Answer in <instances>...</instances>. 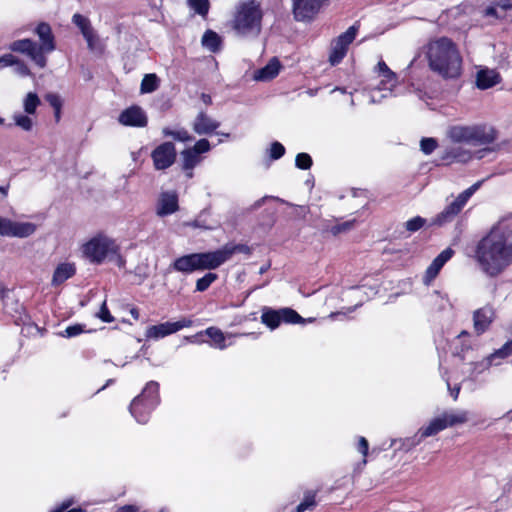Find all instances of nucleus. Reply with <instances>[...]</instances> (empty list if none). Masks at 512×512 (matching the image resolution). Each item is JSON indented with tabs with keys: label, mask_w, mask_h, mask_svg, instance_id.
Wrapping results in <instances>:
<instances>
[{
	"label": "nucleus",
	"mask_w": 512,
	"mask_h": 512,
	"mask_svg": "<svg viewBox=\"0 0 512 512\" xmlns=\"http://www.w3.org/2000/svg\"><path fill=\"white\" fill-rule=\"evenodd\" d=\"M475 258L489 276L498 275L512 263V214L501 218L478 242Z\"/></svg>",
	"instance_id": "f257e3e1"
},
{
	"label": "nucleus",
	"mask_w": 512,
	"mask_h": 512,
	"mask_svg": "<svg viewBox=\"0 0 512 512\" xmlns=\"http://www.w3.org/2000/svg\"><path fill=\"white\" fill-rule=\"evenodd\" d=\"M429 68L443 78H456L461 73L462 57L458 46L448 37L430 39L424 46Z\"/></svg>",
	"instance_id": "f03ea898"
},
{
	"label": "nucleus",
	"mask_w": 512,
	"mask_h": 512,
	"mask_svg": "<svg viewBox=\"0 0 512 512\" xmlns=\"http://www.w3.org/2000/svg\"><path fill=\"white\" fill-rule=\"evenodd\" d=\"M241 250L239 245H225L215 251L183 255L173 261L171 268L186 274L198 270H213L228 261L236 251Z\"/></svg>",
	"instance_id": "7ed1b4c3"
},
{
	"label": "nucleus",
	"mask_w": 512,
	"mask_h": 512,
	"mask_svg": "<svg viewBox=\"0 0 512 512\" xmlns=\"http://www.w3.org/2000/svg\"><path fill=\"white\" fill-rule=\"evenodd\" d=\"M447 136L452 142L477 146L492 143L496 132L488 125H453L448 128Z\"/></svg>",
	"instance_id": "20e7f679"
},
{
	"label": "nucleus",
	"mask_w": 512,
	"mask_h": 512,
	"mask_svg": "<svg viewBox=\"0 0 512 512\" xmlns=\"http://www.w3.org/2000/svg\"><path fill=\"white\" fill-rule=\"evenodd\" d=\"M262 11L255 0L239 3L234 18V29L242 36H256L261 30Z\"/></svg>",
	"instance_id": "39448f33"
},
{
	"label": "nucleus",
	"mask_w": 512,
	"mask_h": 512,
	"mask_svg": "<svg viewBox=\"0 0 512 512\" xmlns=\"http://www.w3.org/2000/svg\"><path fill=\"white\" fill-rule=\"evenodd\" d=\"M83 254L90 262L100 264L109 259L115 261L119 267L125 263L119 254V247L114 240L106 236H96L83 245Z\"/></svg>",
	"instance_id": "423d86ee"
},
{
	"label": "nucleus",
	"mask_w": 512,
	"mask_h": 512,
	"mask_svg": "<svg viewBox=\"0 0 512 512\" xmlns=\"http://www.w3.org/2000/svg\"><path fill=\"white\" fill-rule=\"evenodd\" d=\"M159 401V384L156 381H150L142 393L133 399L129 408L130 413L138 423L145 424Z\"/></svg>",
	"instance_id": "0eeeda50"
},
{
	"label": "nucleus",
	"mask_w": 512,
	"mask_h": 512,
	"mask_svg": "<svg viewBox=\"0 0 512 512\" xmlns=\"http://www.w3.org/2000/svg\"><path fill=\"white\" fill-rule=\"evenodd\" d=\"M482 181H478L462 193L450 203L442 212L432 219V225L441 226L453 220V218L462 210L470 197L480 188Z\"/></svg>",
	"instance_id": "6e6552de"
},
{
	"label": "nucleus",
	"mask_w": 512,
	"mask_h": 512,
	"mask_svg": "<svg viewBox=\"0 0 512 512\" xmlns=\"http://www.w3.org/2000/svg\"><path fill=\"white\" fill-rule=\"evenodd\" d=\"M358 29L359 26L354 24L332 41L329 55L331 65H337L343 60L347 54L349 45L357 35Z\"/></svg>",
	"instance_id": "1a4fd4ad"
},
{
	"label": "nucleus",
	"mask_w": 512,
	"mask_h": 512,
	"mask_svg": "<svg viewBox=\"0 0 512 512\" xmlns=\"http://www.w3.org/2000/svg\"><path fill=\"white\" fill-rule=\"evenodd\" d=\"M193 325V321L189 318H181L175 322H164L157 325L149 326L145 331V337L148 340H159L166 336L172 335L183 328Z\"/></svg>",
	"instance_id": "9d476101"
},
{
	"label": "nucleus",
	"mask_w": 512,
	"mask_h": 512,
	"mask_svg": "<svg viewBox=\"0 0 512 512\" xmlns=\"http://www.w3.org/2000/svg\"><path fill=\"white\" fill-rule=\"evenodd\" d=\"M261 321L270 329L277 328L281 322L285 323H300L303 322V318L291 308H283L280 310H265L261 315Z\"/></svg>",
	"instance_id": "9b49d317"
},
{
	"label": "nucleus",
	"mask_w": 512,
	"mask_h": 512,
	"mask_svg": "<svg viewBox=\"0 0 512 512\" xmlns=\"http://www.w3.org/2000/svg\"><path fill=\"white\" fill-rule=\"evenodd\" d=\"M327 0H292V11L296 21L310 22L326 5Z\"/></svg>",
	"instance_id": "f8f14e48"
},
{
	"label": "nucleus",
	"mask_w": 512,
	"mask_h": 512,
	"mask_svg": "<svg viewBox=\"0 0 512 512\" xmlns=\"http://www.w3.org/2000/svg\"><path fill=\"white\" fill-rule=\"evenodd\" d=\"M176 157V148L172 142L161 143L151 153L153 165L156 170L168 169L174 164Z\"/></svg>",
	"instance_id": "ddd939ff"
},
{
	"label": "nucleus",
	"mask_w": 512,
	"mask_h": 512,
	"mask_svg": "<svg viewBox=\"0 0 512 512\" xmlns=\"http://www.w3.org/2000/svg\"><path fill=\"white\" fill-rule=\"evenodd\" d=\"M36 231V226L30 222H15L0 216V235L7 237H29Z\"/></svg>",
	"instance_id": "4468645a"
},
{
	"label": "nucleus",
	"mask_w": 512,
	"mask_h": 512,
	"mask_svg": "<svg viewBox=\"0 0 512 512\" xmlns=\"http://www.w3.org/2000/svg\"><path fill=\"white\" fill-rule=\"evenodd\" d=\"M10 49L15 52L26 54L40 68H44L47 63L45 55H42L36 42L31 39L16 40L10 45Z\"/></svg>",
	"instance_id": "2eb2a0df"
},
{
	"label": "nucleus",
	"mask_w": 512,
	"mask_h": 512,
	"mask_svg": "<svg viewBox=\"0 0 512 512\" xmlns=\"http://www.w3.org/2000/svg\"><path fill=\"white\" fill-rule=\"evenodd\" d=\"M72 22L79 28L82 36L87 42L88 48L92 51L96 50L99 45V38L91 25V21L87 17L76 13L72 17Z\"/></svg>",
	"instance_id": "dca6fc26"
},
{
	"label": "nucleus",
	"mask_w": 512,
	"mask_h": 512,
	"mask_svg": "<svg viewBox=\"0 0 512 512\" xmlns=\"http://www.w3.org/2000/svg\"><path fill=\"white\" fill-rule=\"evenodd\" d=\"M118 121L124 126L145 127L148 123V118L141 107L134 105L122 111Z\"/></svg>",
	"instance_id": "f3484780"
},
{
	"label": "nucleus",
	"mask_w": 512,
	"mask_h": 512,
	"mask_svg": "<svg viewBox=\"0 0 512 512\" xmlns=\"http://www.w3.org/2000/svg\"><path fill=\"white\" fill-rule=\"evenodd\" d=\"M35 33L37 34L41 42V44L38 45V48L41 51L42 55H45L46 53H51L55 50L54 35L52 33L51 26L48 23H39L35 29Z\"/></svg>",
	"instance_id": "a211bd4d"
},
{
	"label": "nucleus",
	"mask_w": 512,
	"mask_h": 512,
	"mask_svg": "<svg viewBox=\"0 0 512 512\" xmlns=\"http://www.w3.org/2000/svg\"><path fill=\"white\" fill-rule=\"evenodd\" d=\"M219 126L220 123L208 116L204 111H200L197 114L192 124L193 131L198 135L212 134Z\"/></svg>",
	"instance_id": "6ab92c4d"
},
{
	"label": "nucleus",
	"mask_w": 512,
	"mask_h": 512,
	"mask_svg": "<svg viewBox=\"0 0 512 512\" xmlns=\"http://www.w3.org/2000/svg\"><path fill=\"white\" fill-rule=\"evenodd\" d=\"M454 251L451 248H447L443 250L428 266L424 276V283L429 284L432 280H434L439 274L441 268L445 265V263L451 259Z\"/></svg>",
	"instance_id": "aec40b11"
},
{
	"label": "nucleus",
	"mask_w": 512,
	"mask_h": 512,
	"mask_svg": "<svg viewBox=\"0 0 512 512\" xmlns=\"http://www.w3.org/2000/svg\"><path fill=\"white\" fill-rule=\"evenodd\" d=\"M178 210V197L175 192H164L160 195L157 214L167 216Z\"/></svg>",
	"instance_id": "412c9836"
},
{
	"label": "nucleus",
	"mask_w": 512,
	"mask_h": 512,
	"mask_svg": "<svg viewBox=\"0 0 512 512\" xmlns=\"http://www.w3.org/2000/svg\"><path fill=\"white\" fill-rule=\"evenodd\" d=\"M281 64L279 60L274 57L272 58L268 64L258 70H256L253 74V80L258 82H267L274 79L280 72Z\"/></svg>",
	"instance_id": "4be33fe9"
},
{
	"label": "nucleus",
	"mask_w": 512,
	"mask_h": 512,
	"mask_svg": "<svg viewBox=\"0 0 512 512\" xmlns=\"http://www.w3.org/2000/svg\"><path fill=\"white\" fill-rule=\"evenodd\" d=\"M501 81L500 74L494 69H481L477 73L476 83L477 87L485 90L489 89Z\"/></svg>",
	"instance_id": "5701e85b"
},
{
	"label": "nucleus",
	"mask_w": 512,
	"mask_h": 512,
	"mask_svg": "<svg viewBox=\"0 0 512 512\" xmlns=\"http://www.w3.org/2000/svg\"><path fill=\"white\" fill-rule=\"evenodd\" d=\"M76 273V267L74 263L64 262L60 263L54 270L51 284L52 286H59L66 280L73 277Z\"/></svg>",
	"instance_id": "b1692460"
},
{
	"label": "nucleus",
	"mask_w": 512,
	"mask_h": 512,
	"mask_svg": "<svg viewBox=\"0 0 512 512\" xmlns=\"http://www.w3.org/2000/svg\"><path fill=\"white\" fill-rule=\"evenodd\" d=\"M494 313L491 307H483L474 312V328L478 334L483 333L492 322Z\"/></svg>",
	"instance_id": "393cba45"
},
{
	"label": "nucleus",
	"mask_w": 512,
	"mask_h": 512,
	"mask_svg": "<svg viewBox=\"0 0 512 512\" xmlns=\"http://www.w3.org/2000/svg\"><path fill=\"white\" fill-rule=\"evenodd\" d=\"M496 359L502 360L501 354H498V350H496L494 353L490 354L488 357L482 359L481 361L473 362L471 363V372L470 375L472 377H476L479 374L483 373L491 365H498L500 362H496Z\"/></svg>",
	"instance_id": "a878e982"
},
{
	"label": "nucleus",
	"mask_w": 512,
	"mask_h": 512,
	"mask_svg": "<svg viewBox=\"0 0 512 512\" xmlns=\"http://www.w3.org/2000/svg\"><path fill=\"white\" fill-rule=\"evenodd\" d=\"M202 334H203V332H200L199 334H197L195 336L186 337L185 339L194 343V342H197V340H196L197 337ZM204 334H206L213 341L214 346L216 348H219V349L226 348L225 336L220 329H218L216 327H209L204 331Z\"/></svg>",
	"instance_id": "bb28decb"
},
{
	"label": "nucleus",
	"mask_w": 512,
	"mask_h": 512,
	"mask_svg": "<svg viewBox=\"0 0 512 512\" xmlns=\"http://www.w3.org/2000/svg\"><path fill=\"white\" fill-rule=\"evenodd\" d=\"M472 158L470 151L461 147H452L446 150L444 160L450 162L467 163Z\"/></svg>",
	"instance_id": "cd10ccee"
},
{
	"label": "nucleus",
	"mask_w": 512,
	"mask_h": 512,
	"mask_svg": "<svg viewBox=\"0 0 512 512\" xmlns=\"http://www.w3.org/2000/svg\"><path fill=\"white\" fill-rule=\"evenodd\" d=\"M443 421L447 427H452L457 424H463L468 421V412L464 410H451L444 412L442 415Z\"/></svg>",
	"instance_id": "c85d7f7f"
},
{
	"label": "nucleus",
	"mask_w": 512,
	"mask_h": 512,
	"mask_svg": "<svg viewBox=\"0 0 512 512\" xmlns=\"http://www.w3.org/2000/svg\"><path fill=\"white\" fill-rule=\"evenodd\" d=\"M181 156H182V161H183L182 168L185 171H189L187 173V176L191 178L193 176L192 169L198 163H200L201 157L196 152H194L191 148L183 150L181 152Z\"/></svg>",
	"instance_id": "c756f323"
},
{
	"label": "nucleus",
	"mask_w": 512,
	"mask_h": 512,
	"mask_svg": "<svg viewBox=\"0 0 512 512\" xmlns=\"http://www.w3.org/2000/svg\"><path fill=\"white\" fill-rule=\"evenodd\" d=\"M444 429H446V424L444 423L442 416H439L432 419L427 426L421 427L418 431L425 439L427 437L436 435Z\"/></svg>",
	"instance_id": "7c9ffc66"
},
{
	"label": "nucleus",
	"mask_w": 512,
	"mask_h": 512,
	"mask_svg": "<svg viewBox=\"0 0 512 512\" xmlns=\"http://www.w3.org/2000/svg\"><path fill=\"white\" fill-rule=\"evenodd\" d=\"M164 137H171L179 142H191L194 138L185 128L172 129L170 127H164L162 129Z\"/></svg>",
	"instance_id": "2f4dec72"
},
{
	"label": "nucleus",
	"mask_w": 512,
	"mask_h": 512,
	"mask_svg": "<svg viewBox=\"0 0 512 512\" xmlns=\"http://www.w3.org/2000/svg\"><path fill=\"white\" fill-rule=\"evenodd\" d=\"M381 80L377 85L378 91H388L392 95L393 89L398 84V76L395 72L387 73L380 76Z\"/></svg>",
	"instance_id": "473e14b6"
},
{
	"label": "nucleus",
	"mask_w": 512,
	"mask_h": 512,
	"mask_svg": "<svg viewBox=\"0 0 512 512\" xmlns=\"http://www.w3.org/2000/svg\"><path fill=\"white\" fill-rule=\"evenodd\" d=\"M160 80L154 73L146 74L140 85V92L142 94H148L156 91L159 88Z\"/></svg>",
	"instance_id": "72a5a7b5"
},
{
	"label": "nucleus",
	"mask_w": 512,
	"mask_h": 512,
	"mask_svg": "<svg viewBox=\"0 0 512 512\" xmlns=\"http://www.w3.org/2000/svg\"><path fill=\"white\" fill-rule=\"evenodd\" d=\"M221 44L220 36L212 31L207 30L202 37V45L207 48L211 52H216L219 50Z\"/></svg>",
	"instance_id": "f704fd0d"
},
{
	"label": "nucleus",
	"mask_w": 512,
	"mask_h": 512,
	"mask_svg": "<svg viewBox=\"0 0 512 512\" xmlns=\"http://www.w3.org/2000/svg\"><path fill=\"white\" fill-rule=\"evenodd\" d=\"M40 105V99L34 92H29L23 100V108L27 114H34Z\"/></svg>",
	"instance_id": "c9c22d12"
},
{
	"label": "nucleus",
	"mask_w": 512,
	"mask_h": 512,
	"mask_svg": "<svg viewBox=\"0 0 512 512\" xmlns=\"http://www.w3.org/2000/svg\"><path fill=\"white\" fill-rule=\"evenodd\" d=\"M315 492L307 491L304 494L303 501L296 507L294 512H305L307 510H313L316 507Z\"/></svg>",
	"instance_id": "e433bc0d"
},
{
	"label": "nucleus",
	"mask_w": 512,
	"mask_h": 512,
	"mask_svg": "<svg viewBox=\"0 0 512 512\" xmlns=\"http://www.w3.org/2000/svg\"><path fill=\"white\" fill-rule=\"evenodd\" d=\"M218 279L216 273L209 272L196 281V291L204 292Z\"/></svg>",
	"instance_id": "4c0bfd02"
},
{
	"label": "nucleus",
	"mask_w": 512,
	"mask_h": 512,
	"mask_svg": "<svg viewBox=\"0 0 512 512\" xmlns=\"http://www.w3.org/2000/svg\"><path fill=\"white\" fill-rule=\"evenodd\" d=\"M13 120L16 126L21 128L24 131H31L33 128V120L28 116L22 113H15L13 115Z\"/></svg>",
	"instance_id": "58836bf2"
},
{
	"label": "nucleus",
	"mask_w": 512,
	"mask_h": 512,
	"mask_svg": "<svg viewBox=\"0 0 512 512\" xmlns=\"http://www.w3.org/2000/svg\"><path fill=\"white\" fill-rule=\"evenodd\" d=\"M189 6L199 15L205 16L209 10L208 0H187Z\"/></svg>",
	"instance_id": "ea45409f"
},
{
	"label": "nucleus",
	"mask_w": 512,
	"mask_h": 512,
	"mask_svg": "<svg viewBox=\"0 0 512 512\" xmlns=\"http://www.w3.org/2000/svg\"><path fill=\"white\" fill-rule=\"evenodd\" d=\"M438 146V142L435 138L426 137L420 141V149L425 155H430Z\"/></svg>",
	"instance_id": "a19ab883"
},
{
	"label": "nucleus",
	"mask_w": 512,
	"mask_h": 512,
	"mask_svg": "<svg viewBox=\"0 0 512 512\" xmlns=\"http://www.w3.org/2000/svg\"><path fill=\"white\" fill-rule=\"evenodd\" d=\"M295 165L299 169L307 170L312 166V158L307 153H299L295 158Z\"/></svg>",
	"instance_id": "79ce46f5"
},
{
	"label": "nucleus",
	"mask_w": 512,
	"mask_h": 512,
	"mask_svg": "<svg viewBox=\"0 0 512 512\" xmlns=\"http://www.w3.org/2000/svg\"><path fill=\"white\" fill-rule=\"evenodd\" d=\"M426 223V219L416 216L410 220H408L405 224L406 229L410 232H416L421 229Z\"/></svg>",
	"instance_id": "37998d69"
},
{
	"label": "nucleus",
	"mask_w": 512,
	"mask_h": 512,
	"mask_svg": "<svg viewBox=\"0 0 512 512\" xmlns=\"http://www.w3.org/2000/svg\"><path fill=\"white\" fill-rule=\"evenodd\" d=\"M424 437L421 436V433L418 431L414 436L406 438L403 441L402 447L409 451L415 446L419 445L423 441Z\"/></svg>",
	"instance_id": "c03bdc74"
},
{
	"label": "nucleus",
	"mask_w": 512,
	"mask_h": 512,
	"mask_svg": "<svg viewBox=\"0 0 512 512\" xmlns=\"http://www.w3.org/2000/svg\"><path fill=\"white\" fill-rule=\"evenodd\" d=\"M285 154V147L280 142H273L270 147L269 156L272 160H278Z\"/></svg>",
	"instance_id": "a18cd8bd"
},
{
	"label": "nucleus",
	"mask_w": 512,
	"mask_h": 512,
	"mask_svg": "<svg viewBox=\"0 0 512 512\" xmlns=\"http://www.w3.org/2000/svg\"><path fill=\"white\" fill-rule=\"evenodd\" d=\"M84 330L83 325L75 324L68 326L63 332L60 333L62 337L71 338L80 335Z\"/></svg>",
	"instance_id": "49530a36"
},
{
	"label": "nucleus",
	"mask_w": 512,
	"mask_h": 512,
	"mask_svg": "<svg viewBox=\"0 0 512 512\" xmlns=\"http://www.w3.org/2000/svg\"><path fill=\"white\" fill-rule=\"evenodd\" d=\"M354 224H355V220L345 221L341 224H337V225L333 226L330 231L333 235L336 236L340 233L347 232V231L351 230L354 227Z\"/></svg>",
	"instance_id": "de8ad7c7"
},
{
	"label": "nucleus",
	"mask_w": 512,
	"mask_h": 512,
	"mask_svg": "<svg viewBox=\"0 0 512 512\" xmlns=\"http://www.w3.org/2000/svg\"><path fill=\"white\" fill-rule=\"evenodd\" d=\"M96 316L105 323H111L114 321V317L111 315L107 308L106 301H104L96 314Z\"/></svg>",
	"instance_id": "09e8293b"
},
{
	"label": "nucleus",
	"mask_w": 512,
	"mask_h": 512,
	"mask_svg": "<svg viewBox=\"0 0 512 512\" xmlns=\"http://www.w3.org/2000/svg\"><path fill=\"white\" fill-rule=\"evenodd\" d=\"M46 101L50 104V106L54 110H61L62 108V99L61 97L56 93H48L45 96Z\"/></svg>",
	"instance_id": "8fccbe9b"
},
{
	"label": "nucleus",
	"mask_w": 512,
	"mask_h": 512,
	"mask_svg": "<svg viewBox=\"0 0 512 512\" xmlns=\"http://www.w3.org/2000/svg\"><path fill=\"white\" fill-rule=\"evenodd\" d=\"M191 149L200 156L201 153H205L210 150V143L207 139H200Z\"/></svg>",
	"instance_id": "3c124183"
},
{
	"label": "nucleus",
	"mask_w": 512,
	"mask_h": 512,
	"mask_svg": "<svg viewBox=\"0 0 512 512\" xmlns=\"http://www.w3.org/2000/svg\"><path fill=\"white\" fill-rule=\"evenodd\" d=\"M11 66H14L15 73L19 76L25 77L30 75V70L27 65L15 58V63Z\"/></svg>",
	"instance_id": "603ef678"
},
{
	"label": "nucleus",
	"mask_w": 512,
	"mask_h": 512,
	"mask_svg": "<svg viewBox=\"0 0 512 512\" xmlns=\"http://www.w3.org/2000/svg\"><path fill=\"white\" fill-rule=\"evenodd\" d=\"M358 451L364 456L366 457L367 454H368V449H369V444H368V441L365 437H362L360 436L358 438Z\"/></svg>",
	"instance_id": "864d4df0"
},
{
	"label": "nucleus",
	"mask_w": 512,
	"mask_h": 512,
	"mask_svg": "<svg viewBox=\"0 0 512 512\" xmlns=\"http://www.w3.org/2000/svg\"><path fill=\"white\" fill-rule=\"evenodd\" d=\"M498 354H501V358H506L512 354V339L498 349Z\"/></svg>",
	"instance_id": "5fc2aeb1"
},
{
	"label": "nucleus",
	"mask_w": 512,
	"mask_h": 512,
	"mask_svg": "<svg viewBox=\"0 0 512 512\" xmlns=\"http://www.w3.org/2000/svg\"><path fill=\"white\" fill-rule=\"evenodd\" d=\"M375 72H377L380 77L384 74L391 73L393 71L387 66V64L383 60H380L377 66L375 67Z\"/></svg>",
	"instance_id": "6e6d98bb"
},
{
	"label": "nucleus",
	"mask_w": 512,
	"mask_h": 512,
	"mask_svg": "<svg viewBox=\"0 0 512 512\" xmlns=\"http://www.w3.org/2000/svg\"><path fill=\"white\" fill-rule=\"evenodd\" d=\"M15 63V56L12 54H6L0 57V65L1 66H9Z\"/></svg>",
	"instance_id": "4d7b16f0"
},
{
	"label": "nucleus",
	"mask_w": 512,
	"mask_h": 512,
	"mask_svg": "<svg viewBox=\"0 0 512 512\" xmlns=\"http://www.w3.org/2000/svg\"><path fill=\"white\" fill-rule=\"evenodd\" d=\"M116 512H138V507L135 505H124L119 507Z\"/></svg>",
	"instance_id": "13d9d810"
},
{
	"label": "nucleus",
	"mask_w": 512,
	"mask_h": 512,
	"mask_svg": "<svg viewBox=\"0 0 512 512\" xmlns=\"http://www.w3.org/2000/svg\"><path fill=\"white\" fill-rule=\"evenodd\" d=\"M448 389L450 391L451 396L454 400H457L459 393H460V386H455L453 388L450 387V384L447 383Z\"/></svg>",
	"instance_id": "bf43d9fd"
},
{
	"label": "nucleus",
	"mask_w": 512,
	"mask_h": 512,
	"mask_svg": "<svg viewBox=\"0 0 512 512\" xmlns=\"http://www.w3.org/2000/svg\"><path fill=\"white\" fill-rule=\"evenodd\" d=\"M201 99L202 101L206 104V105H210L212 103V99H211V96L208 95V94H202L201 95Z\"/></svg>",
	"instance_id": "052dcab7"
},
{
	"label": "nucleus",
	"mask_w": 512,
	"mask_h": 512,
	"mask_svg": "<svg viewBox=\"0 0 512 512\" xmlns=\"http://www.w3.org/2000/svg\"><path fill=\"white\" fill-rule=\"evenodd\" d=\"M130 314L135 320L139 319V311L136 308H132Z\"/></svg>",
	"instance_id": "680f3d73"
},
{
	"label": "nucleus",
	"mask_w": 512,
	"mask_h": 512,
	"mask_svg": "<svg viewBox=\"0 0 512 512\" xmlns=\"http://www.w3.org/2000/svg\"><path fill=\"white\" fill-rule=\"evenodd\" d=\"M266 198H267V197H263V198H261L260 200H258L257 202H255L254 207H255V208L260 207V206L265 202Z\"/></svg>",
	"instance_id": "e2e57ef3"
},
{
	"label": "nucleus",
	"mask_w": 512,
	"mask_h": 512,
	"mask_svg": "<svg viewBox=\"0 0 512 512\" xmlns=\"http://www.w3.org/2000/svg\"><path fill=\"white\" fill-rule=\"evenodd\" d=\"M54 116H55L56 122H59L60 117H61V110H54Z\"/></svg>",
	"instance_id": "0e129e2a"
},
{
	"label": "nucleus",
	"mask_w": 512,
	"mask_h": 512,
	"mask_svg": "<svg viewBox=\"0 0 512 512\" xmlns=\"http://www.w3.org/2000/svg\"><path fill=\"white\" fill-rule=\"evenodd\" d=\"M0 192L6 196L7 193H8V186L4 187V186H0Z\"/></svg>",
	"instance_id": "69168bd1"
},
{
	"label": "nucleus",
	"mask_w": 512,
	"mask_h": 512,
	"mask_svg": "<svg viewBox=\"0 0 512 512\" xmlns=\"http://www.w3.org/2000/svg\"><path fill=\"white\" fill-rule=\"evenodd\" d=\"M269 266H262L259 270L260 274H264L268 270Z\"/></svg>",
	"instance_id": "338daca9"
},
{
	"label": "nucleus",
	"mask_w": 512,
	"mask_h": 512,
	"mask_svg": "<svg viewBox=\"0 0 512 512\" xmlns=\"http://www.w3.org/2000/svg\"><path fill=\"white\" fill-rule=\"evenodd\" d=\"M495 13V9L494 8H488L487 9V14L488 15H493Z\"/></svg>",
	"instance_id": "774afa93"
}]
</instances>
